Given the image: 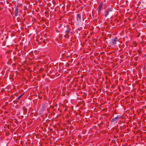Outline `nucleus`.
<instances>
[{
  "mask_svg": "<svg viewBox=\"0 0 146 146\" xmlns=\"http://www.w3.org/2000/svg\"><path fill=\"white\" fill-rule=\"evenodd\" d=\"M43 42L45 44H46V42L44 40L43 41Z\"/></svg>",
  "mask_w": 146,
  "mask_h": 146,
  "instance_id": "9",
  "label": "nucleus"
},
{
  "mask_svg": "<svg viewBox=\"0 0 146 146\" xmlns=\"http://www.w3.org/2000/svg\"><path fill=\"white\" fill-rule=\"evenodd\" d=\"M103 3L102 2H101L100 4V5H99V7L98 9V14H100V12L101 10L103 9L102 6H103Z\"/></svg>",
  "mask_w": 146,
  "mask_h": 146,
  "instance_id": "4",
  "label": "nucleus"
},
{
  "mask_svg": "<svg viewBox=\"0 0 146 146\" xmlns=\"http://www.w3.org/2000/svg\"><path fill=\"white\" fill-rule=\"evenodd\" d=\"M121 116L120 115H117L116 117L113 118L111 121L112 122H116L117 120L120 119L121 118Z\"/></svg>",
  "mask_w": 146,
  "mask_h": 146,
  "instance_id": "2",
  "label": "nucleus"
},
{
  "mask_svg": "<svg viewBox=\"0 0 146 146\" xmlns=\"http://www.w3.org/2000/svg\"><path fill=\"white\" fill-rule=\"evenodd\" d=\"M19 10L18 6H17L15 11V16H17L19 13Z\"/></svg>",
  "mask_w": 146,
  "mask_h": 146,
  "instance_id": "6",
  "label": "nucleus"
},
{
  "mask_svg": "<svg viewBox=\"0 0 146 146\" xmlns=\"http://www.w3.org/2000/svg\"><path fill=\"white\" fill-rule=\"evenodd\" d=\"M118 41L117 38H112L111 40V44H116L117 42Z\"/></svg>",
  "mask_w": 146,
  "mask_h": 146,
  "instance_id": "5",
  "label": "nucleus"
},
{
  "mask_svg": "<svg viewBox=\"0 0 146 146\" xmlns=\"http://www.w3.org/2000/svg\"><path fill=\"white\" fill-rule=\"evenodd\" d=\"M82 18V15L80 14H78L77 15V19L78 21H80Z\"/></svg>",
  "mask_w": 146,
  "mask_h": 146,
  "instance_id": "7",
  "label": "nucleus"
},
{
  "mask_svg": "<svg viewBox=\"0 0 146 146\" xmlns=\"http://www.w3.org/2000/svg\"><path fill=\"white\" fill-rule=\"evenodd\" d=\"M113 9L111 7L108 10L104 13V17H106L109 14H111L113 12Z\"/></svg>",
  "mask_w": 146,
  "mask_h": 146,
  "instance_id": "1",
  "label": "nucleus"
},
{
  "mask_svg": "<svg viewBox=\"0 0 146 146\" xmlns=\"http://www.w3.org/2000/svg\"><path fill=\"white\" fill-rule=\"evenodd\" d=\"M23 94H22L20 95L16 99L17 100H19L23 96Z\"/></svg>",
  "mask_w": 146,
  "mask_h": 146,
  "instance_id": "8",
  "label": "nucleus"
},
{
  "mask_svg": "<svg viewBox=\"0 0 146 146\" xmlns=\"http://www.w3.org/2000/svg\"><path fill=\"white\" fill-rule=\"evenodd\" d=\"M71 29L70 28H69L65 32L66 33V34L65 35V37L66 38H69V35L68 34L69 33Z\"/></svg>",
  "mask_w": 146,
  "mask_h": 146,
  "instance_id": "3",
  "label": "nucleus"
}]
</instances>
